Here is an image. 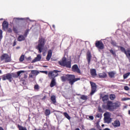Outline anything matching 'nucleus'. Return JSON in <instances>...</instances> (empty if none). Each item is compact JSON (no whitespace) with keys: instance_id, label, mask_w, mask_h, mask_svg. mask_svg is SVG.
Segmentation results:
<instances>
[{"instance_id":"nucleus-41","label":"nucleus","mask_w":130,"mask_h":130,"mask_svg":"<svg viewBox=\"0 0 130 130\" xmlns=\"http://www.w3.org/2000/svg\"><path fill=\"white\" fill-rule=\"evenodd\" d=\"M17 44V40L15 39L13 42V46H16Z\"/></svg>"},{"instance_id":"nucleus-48","label":"nucleus","mask_w":130,"mask_h":130,"mask_svg":"<svg viewBox=\"0 0 130 130\" xmlns=\"http://www.w3.org/2000/svg\"><path fill=\"white\" fill-rule=\"evenodd\" d=\"M128 114H129V115H130V110L128 111Z\"/></svg>"},{"instance_id":"nucleus-4","label":"nucleus","mask_w":130,"mask_h":130,"mask_svg":"<svg viewBox=\"0 0 130 130\" xmlns=\"http://www.w3.org/2000/svg\"><path fill=\"white\" fill-rule=\"evenodd\" d=\"M58 64L61 66V67H66V68H67L68 69H71L72 67V63L71 61H67V57H63L62 59L58 61Z\"/></svg>"},{"instance_id":"nucleus-53","label":"nucleus","mask_w":130,"mask_h":130,"mask_svg":"<svg viewBox=\"0 0 130 130\" xmlns=\"http://www.w3.org/2000/svg\"><path fill=\"white\" fill-rule=\"evenodd\" d=\"M77 95H78V96H80V95H81V94H77Z\"/></svg>"},{"instance_id":"nucleus-31","label":"nucleus","mask_w":130,"mask_h":130,"mask_svg":"<svg viewBox=\"0 0 130 130\" xmlns=\"http://www.w3.org/2000/svg\"><path fill=\"white\" fill-rule=\"evenodd\" d=\"M63 115L64 116H65V117H66V118H67V119H71V117L70 116V115H69V114H68V113H64Z\"/></svg>"},{"instance_id":"nucleus-3","label":"nucleus","mask_w":130,"mask_h":130,"mask_svg":"<svg viewBox=\"0 0 130 130\" xmlns=\"http://www.w3.org/2000/svg\"><path fill=\"white\" fill-rule=\"evenodd\" d=\"M24 72V71H20L17 72V74L15 73H8L2 76V80L3 81L8 80V81L11 82H12V79L13 78H18V77H19L20 75H21L22 73Z\"/></svg>"},{"instance_id":"nucleus-42","label":"nucleus","mask_w":130,"mask_h":130,"mask_svg":"<svg viewBox=\"0 0 130 130\" xmlns=\"http://www.w3.org/2000/svg\"><path fill=\"white\" fill-rule=\"evenodd\" d=\"M21 27H23L24 28H26V23H22Z\"/></svg>"},{"instance_id":"nucleus-49","label":"nucleus","mask_w":130,"mask_h":130,"mask_svg":"<svg viewBox=\"0 0 130 130\" xmlns=\"http://www.w3.org/2000/svg\"><path fill=\"white\" fill-rule=\"evenodd\" d=\"M0 130H5V129H4L2 127H0Z\"/></svg>"},{"instance_id":"nucleus-6","label":"nucleus","mask_w":130,"mask_h":130,"mask_svg":"<svg viewBox=\"0 0 130 130\" xmlns=\"http://www.w3.org/2000/svg\"><path fill=\"white\" fill-rule=\"evenodd\" d=\"M1 60H4L5 62H11L12 61V58L11 56L7 53L3 54L0 57Z\"/></svg>"},{"instance_id":"nucleus-28","label":"nucleus","mask_w":130,"mask_h":130,"mask_svg":"<svg viewBox=\"0 0 130 130\" xmlns=\"http://www.w3.org/2000/svg\"><path fill=\"white\" fill-rule=\"evenodd\" d=\"M45 114L46 116H48V115H50V111L49 109H46L45 111Z\"/></svg>"},{"instance_id":"nucleus-21","label":"nucleus","mask_w":130,"mask_h":130,"mask_svg":"<svg viewBox=\"0 0 130 130\" xmlns=\"http://www.w3.org/2000/svg\"><path fill=\"white\" fill-rule=\"evenodd\" d=\"M104 116H105V121H108V119H109V113L106 112L104 114Z\"/></svg>"},{"instance_id":"nucleus-56","label":"nucleus","mask_w":130,"mask_h":130,"mask_svg":"<svg viewBox=\"0 0 130 130\" xmlns=\"http://www.w3.org/2000/svg\"><path fill=\"white\" fill-rule=\"evenodd\" d=\"M0 81H1V78H0Z\"/></svg>"},{"instance_id":"nucleus-50","label":"nucleus","mask_w":130,"mask_h":130,"mask_svg":"<svg viewBox=\"0 0 130 130\" xmlns=\"http://www.w3.org/2000/svg\"><path fill=\"white\" fill-rule=\"evenodd\" d=\"M75 130H80V128H77L75 129Z\"/></svg>"},{"instance_id":"nucleus-52","label":"nucleus","mask_w":130,"mask_h":130,"mask_svg":"<svg viewBox=\"0 0 130 130\" xmlns=\"http://www.w3.org/2000/svg\"><path fill=\"white\" fill-rule=\"evenodd\" d=\"M20 20H23V18H20Z\"/></svg>"},{"instance_id":"nucleus-5","label":"nucleus","mask_w":130,"mask_h":130,"mask_svg":"<svg viewBox=\"0 0 130 130\" xmlns=\"http://www.w3.org/2000/svg\"><path fill=\"white\" fill-rule=\"evenodd\" d=\"M45 45V39L44 38H40L39 39L38 45L36 47V49L39 51V53H41L42 50L44 48Z\"/></svg>"},{"instance_id":"nucleus-2","label":"nucleus","mask_w":130,"mask_h":130,"mask_svg":"<svg viewBox=\"0 0 130 130\" xmlns=\"http://www.w3.org/2000/svg\"><path fill=\"white\" fill-rule=\"evenodd\" d=\"M62 82H66L68 81L69 83L71 86L74 85V83L77 81H80L81 79L80 78H75V76L74 75L71 74H63V76L60 77Z\"/></svg>"},{"instance_id":"nucleus-43","label":"nucleus","mask_w":130,"mask_h":130,"mask_svg":"<svg viewBox=\"0 0 130 130\" xmlns=\"http://www.w3.org/2000/svg\"><path fill=\"white\" fill-rule=\"evenodd\" d=\"M89 118L91 120H93V119H94V117L93 116H89Z\"/></svg>"},{"instance_id":"nucleus-36","label":"nucleus","mask_w":130,"mask_h":130,"mask_svg":"<svg viewBox=\"0 0 130 130\" xmlns=\"http://www.w3.org/2000/svg\"><path fill=\"white\" fill-rule=\"evenodd\" d=\"M33 77H34V75L32 74V72H31L29 75V79H33Z\"/></svg>"},{"instance_id":"nucleus-18","label":"nucleus","mask_w":130,"mask_h":130,"mask_svg":"<svg viewBox=\"0 0 130 130\" xmlns=\"http://www.w3.org/2000/svg\"><path fill=\"white\" fill-rule=\"evenodd\" d=\"M90 75L92 76L93 78H95L96 76H97V73H96L95 69H91L90 70Z\"/></svg>"},{"instance_id":"nucleus-47","label":"nucleus","mask_w":130,"mask_h":130,"mask_svg":"<svg viewBox=\"0 0 130 130\" xmlns=\"http://www.w3.org/2000/svg\"><path fill=\"white\" fill-rule=\"evenodd\" d=\"M43 68H48L47 66H43Z\"/></svg>"},{"instance_id":"nucleus-11","label":"nucleus","mask_w":130,"mask_h":130,"mask_svg":"<svg viewBox=\"0 0 130 130\" xmlns=\"http://www.w3.org/2000/svg\"><path fill=\"white\" fill-rule=\"evenodd\" d=\"M91 58L92 55H91V52L88 51L86 53V59L87 60L88 65H90V62H91Z\"/></svg>"},{"instance_id":"nucleus-8","label":"nucleus","mask_w":130,"mask_h":130,"mask_svg":"<svg viewBox=\"0 0 130 130\" xmlns=\"http://www.w3.org/2000/svg\"><path fill=\"white\" fill-rule=\"evenodd\" d=\"M90 84L91 85V90L90 93V95L92 96V95H94L96 92H97V85H96V83L90 81Z\"/></svg>"},{"instance_id":"nucleus-13","label":"nucleus","mask_w":130,"mask_h":130,"mask_svg":"<svg viewBox=\"0 0 130 130\" xmlns=\"http://www.w3.org/2000/svg\"><path fill=\"white\" fill-rule=\"evenodd\" d=\"M3 30H7L9 28V22L5 20L2 23Z\"/></svg>"},{"instance_id":"nucleus-1","label":"nucleus","mask_w":130,"mask_h":130,"mask_svg":"<svg viewBox=\"0 0 130 130\" xmlns=\"http://www.w3.org/2000/svg\"><path fill=\"white\" fill-rule=\"evenodd\" d=\"M120 103L118 101L113 103L108 101L107 102V105H103V108L109 111H114L115 109H117V108L120 107Z\"/></svg>"},{"instance_id":"nucleus-35","label":"nucleus","mask_w":130,"mask_h":130,"mask_svg":"<svg viewBox=\"0 0 130 130\" xmlns=\"http://www.w3.org/2000/svg\"><path fill=\"white\" fill-rule=\"evenodd\" d=\"M13 30L14 33H16V34H18V29H17V28L14 27Z\"/></svg>"},{"instance_id":"nucleus-19","label":"nucleus","mask_w":130,"mask_h":130,"mask_svg":"<svg viewBox=\"0 0 130 130\" xmlns=\"http://www.w3.org/2000/svg\"><path fill=\"white\" fill-rule=\"evenodd\" d=\"M99 77L101 79H103L104 78H106L107 77V74L105 72L102 73H100L99 74Z\"/></svg>"},{"instance_id":"nucleus-10","label":"nucleus","mask_w":130,"mask_h":130,"mask_svg":"<svg viewBox=\"0 0 130 130\" xmlns=\"http://www.w3.org/2000/svg\"><path fill=\"white\" fill-rule=\"evenodd\" d=\"M72 72L74 73H77V74H81V70L79 69L77 64H74L72 66Z\"/></svg>"},{"instance_id":"nucleus-17","label":"nucleus","mask_w":130,"mask_h":130,"mask_svg":"<svg viewBox=\"0 0 130 130\" xmlns=\"http://www.w3.org/2000/svg\"><path fill=\"white\" fill-rule=\"evenodd\" d=\"M41 60V55L38 54L37 57L32 61V62H36V61H40Z\"/></svg>"},{"instance_id":"nucleus-29","label":"nucleus","mask_w":130,"mask_h":130,"mask_svg":"<svg viewBox=\"0 0 130 130\" xmlns=\"http://www.w3.org/2000/svg\"><path fill=\"white\" fill-rule=\"evenodd\" d=\"M109 51L111 53H112V55L114 56L115 57L116 56V53L115 51H113L112 49L109 50Z\"/></svg>"},{"instance_id":"nucleus-24","label":"nucleus","mask_w":130,"mask_h":130,"mask_svg":"<svg viewBox=\"0 0 130 130\" xmlns=\"http://www.w3.org/2000/svg\"><path fill=\"white\" fill-rule=\"evenodd\" d=\"M108 95H105L104 96L102 97V101L103 102H105L108 101Z\"/></svg>"},{"instance_id":"nucleus-40","label":"nucleus","mask_w":130,"mask_h":130,"mask_svg":"<svg viewBox=\"0 0 130 130\" xmlns=\"http://www.w3.org/2000/svg\"><path fill=\"white\" fill-rule=\"evenodd\" d=\"M111 44L112 45H113V46H116V42H114V41H112L111 42Z\"/></svg>"},{"instance_id":"nucleus-37","label":"nucleus","mask_w":130,"mask_h":130,"mask_svg":"<svg viewBox=\"0 0 130 130\" xmlns=\"http://www.w3.org/2000/svg\"><path fill=\"white\" fill-rule=\"evenodd\" d=\"M3 38V30L0 29V40Z\"/></svg>"},{"instance_id":"nucleus-33","label":"nucleus","mask_w":130,"mask_h":130,"mask_svg":"<svg viewBox=\"0 0 130 130\" xmlns=\"http://www.w3.org/2000/svg\"><path fill=\"white\" fill-rule=\"evenodd\" d=\"M129 75H130V73L129 72L124 74L123 75V79H127V77H128V76H129Z\"/></svg>"},{"instance_id":"nucleus-9","label":"nucleus","mask_w":130,"mask_h":130,"mask_svg":"<svg viewBox=\"0 0 130 130\" xmlns=\"http://www.w3.org/2000/svg\"><path fill=\"white\" fill-rule=\"evenodd\" d=\"M95 46L97 48H98V49H104V44L102 41H96Z\"/></svg>"},{"instance_id":"nucleus-32","label":"nucleus","mask_w":130,"mask_h":130,"mask_svg":"<svg viewBox=\"0 0 130 130\" xmlns=\"http://www.w3.org/2000/svg\"><path fill=\"white\" fill-rule=\"evenodd\" d=\"M29 31H30V29H27L25 31V32L23 36H24L25 38H26L27 36H28V34L29 33Z\"/></svg>"},{"instance_id":"nucleus-23","label":"nucleus","mask_w":130,"mask_h":130,"mask_svg":"<svg viewBox=\"0 0 130 130\" xmlns=\"http://www.w3.org/2000/svg\"><path fill=\"white\" fill-rule=\"evenodd\" d=\"M31 74H33L34 76H37L39 74L40 71L37 70H31Z\"/></svg>"},{"instance_id":"nucleus-27","label":"nucleus","mask_w":130,"mask_h":130,"mask_svg":"<svg viewBox=\"0 0 130 130\" xmlns=\"http://www.w3.org/2000/svg\"><path fill=\"white\" fill-rule=\"evenodd\" d=\"M80 99L82 100H87L88 99V96L85 95H81L80 96Z\"/></svg>"},{"instance_id":"nucleus-12","label":"nucleus","mask_w":130,"mask_h":130,"mask_svg":"<svg viewBox=\"0 0 130 130\" xmlns=\"http://www.w3.org/2000/svg\"><path fill=\"white\" fill-rule=\"evenodd\" d=\"M52 56V50L50 49L48 51V54L46 57V59L47 61H49V60H50V58H51Z\"/></svg>"},{"instance_id":"nucleus-26","label":"nucleus","mask_w":130,"mask_h":130,"mask_svg":"<svg viewBox=\"0 0 130 130\" xmlns=\"http://www.w3.org/2000/svg\"><path fill=\"white\" fill-rule=\"evenodd\" d=\"M24 59H25V55H21L19 58V61L20 62H22V61H24Z\"/></svg>"},{"instance_id":"nucleus-55","label":"nucleus","mask_w":130,"mask_h":130,"mask_svg":"<svg viewBox=\"0 0 130 130\" xmlns=\"http://www.w3.org/2000/svg\"><path fill=\"white\" fill-rule=\"evenodd\" d=\"M18 20H19V18H17Z\"/></svg>"},{"instance_id":"nucleus-54","label":"nucleus","mask_w":130,"mask_h":130,"mask_svg":"<svg viewBox=\"0 0 130 130\" xmlns=\"http://www.w3.org/2000/svg\"><path fill=\"white\" fill-rule=\"evenodd\" d=\"M3 20V18H1V19H0V20Z\"/></svg>"},{"instance_id":"nucleus-14","label":"nucleus","mask_w":130,"mask_h":130,"mask_svg":"<svg viewBox=\"0 0 130 130\" xmlns=\"http://www.w3.org/2000/svg\"><path fill=\"white\" fill-rule=\"evenodd\" d=\"M26 39V37L24 36V35H20L18 36V37L17 38V41H19L20 42H21V41H24V40H25Z\"/></svg>"},{"instance_id":"nucleus-39","label":"nucleus","mask_w":130,"mask_h":130,"mask_svg":"<svg viewBox=\"0 0 130 130\" xmlns=\"http://www.w3.org/2000/svg\"><path fill=\"white\" fill-rule=\"evenodd\" d=\"M124 89L125 90V91H128V90H129V87H128V86H125L124 87Z\"/></svg>"},{"instance_id":"nucleus-38","label":"nucleus","mask_w":130,"mask_h":130,"mask_svg":"<svg viewBox=\"0 0 130 130\" xmlns=\"http://www.w3.org/2000/svg\"><path fill=\"white\" fill-rule=\"evenodd\" d=\"M35 90H39V85H35L34 86Z\"/></svg>"},{"instance_id":"nucleus-7","label":"nucleus","mask_w":130,"mask_h":130,"mask_svg":"<svg viewBox=\"0 0 130 130\" xmlns=\"http://www.w3.org/2000/svg\"><path fill=\"white\" fill-rule=\"evenodd\" d=\"M58 73H60V71L58 70L50 71L48 73V77L50 79H55V78L58 76Z\"/></svg>"},{"instance_id":"nucleus-34","label":"nucleus","mask_w":130,"mask_h":130,"mask_svg":"<svg viewBox=\"0 0 130 130\" xmlns=\"http://www.w3.org/2000/svg\"><path fill=\"white\" fill-rule=\"evenodd\" d=\"M40 73H42V74H45V75H48V72L47 71H40Z\"/></svg>"},{"instance_id":"nucleus-51","label":"nucleus","mask_w":130,"mask_h":130,"mask_svg":"<svg viewBox=\"0 0 130 130\" xmlns=\"http://www.w3.org/2000/svg\"><path fill=\"white\" fill-rule=\"evenodd\" d=\"M0 74H2V70H0Z\"/></svg>"},{"instance_id":"nucleus-15","label":"nucleus","mask_w":130,"mask_h":130,"mask_svg":"<svg viewBox=\"0 0 130 130\" xmlns=\"http://www.w3.org/2000/svg\"><path fill=\"white\" fill-rule=\"evenodd\" d=\"M54 86H56V81H55V78H53L52 79L51 83L50 84V87L51 88H53Z\"/></svg>"},{"instance_id":"nucleus-16","label":"nucleus","mask_w":130,"mask_h":130,"mask_svg":"<svg viewBox=\"0 0 130 130\" xmlns=\"http://www.w3.org/2000/svg\"><path fill=\"white\" fill-rule=\"evenodd\" d=\"M112 125L115 127H118L119 126H120V122H119V120H116L114 123H112Z\"/></svg>"},{"instance_id":"nucleus-30","label":"nucleus","mask_w":130,"mask_h":130,"mask_svg":"<svg viewBox=\"0 0 130 130\" xmlns=\"http://www.w3.org/2000/svg\"><path fill=\"white\" fill-rule=\"evenodd\" d=\"M18 127L19 130H27L26 127H23L20 125H18Z\"/></svg>"},{"instance_id":"nucleus-25","label":"nucleus","mask_w":130,"mask_h":130,"mask_svg":"<svg viewBox=\"0 0 130 130\" xmlns=\"http://www.w3.org/2000/svg\"><path fill=\"white\" fill-rule=\"evenodd\" d=\"M116 98V96L114 94H111L110 95V100H114Z\"/></svg>"},{"instance_id":"nucleus-46","label":"nucleus","mask_w":130,"mask_h":130,"mask_svg":"<svg viewBox=\"0 0 130 130\" xmlns=\"http://www.w3.org/2000/svg\"><path fill=\"white\" fill-rule=\"evenodd\" d=\"M96 117H98V118H99V117H100V115L99 114H97L96 115Z\"/></svg>"},{"instance_id":"nucleus-20","label":"nucleus","mask_w":130,"mask_h":130,"mask_svg":"<svg viewBox=\"0 0 130 130\" xmlns=\"http://www.w3.org/2000/svg\"><path fill=\"white\" fill-rule=\"evenodd\" d=\"M50 99L53 104H55V103H56V98L55 97V95H52Z\"/></svg>"},{"instance_id":"nucleus-45","label":"nucleus","mask_w":130,"mask_h":130,"mask_svg":"<svg viewBox=\"0 0 130 130\" xmlns=\"http://www.w3.org/2000/svg\"><path fill=\"white\" fill-rule=\"evenodd\" d=\"M22 84H23V85H26V82L23 81Z\"/></svg>"},{"instance_id":"nucleus-22","label":"nucleus","mask_w":130,"mask_h":130,"mask_svg":"<svg viewBox=\"0 0 130 130\" xmlns=\"http://www.w3.org/2000/svg\"><path fill=\"white\" fill-rule=\"evenodd\" d=\"M109 77L110 78H114V76H115V72H114V71H112V72H110L109 73H108Z\"/></svg>"},{"instance_id":"nucleus-44","label":"nucleus","mask_w":130,"mask_h":130,"mask_svg":"<svg viewBox=\"0 0 130 130\" xmlns=\"http://www.w3.org/2000/svg\"><path fill=\"white\" fill-rule=\"evenodd\" d=\"M99 111L100 112H102V109H101V108H99Z\"/></svg>"}]
</instances>
